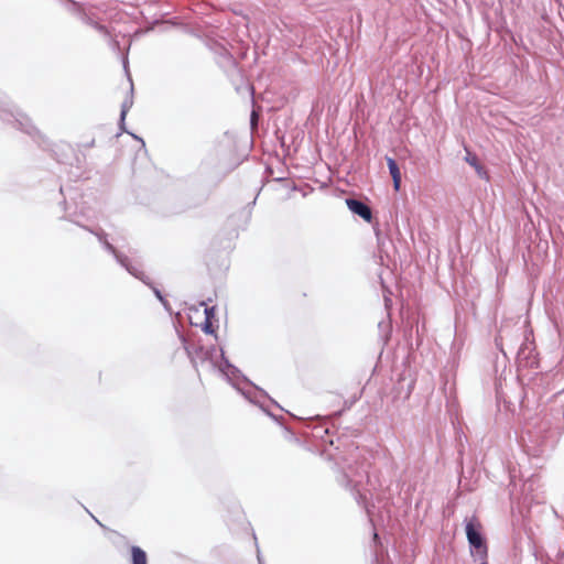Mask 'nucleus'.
Masks as SVG:
<instances>
[{"label":"nucleus","mask_w":564,"mask_h":564,"mask_svg":"<svg viewBox=\"0 0 564 564\" xmlns=\"http://www.w3.org/2000/svg\"><path fill=\"white\" fill-rule=\"evenodd\" d=\"M482 525L477 517H471L466 523V535L476 554L485 560L488 556V546L481 536L480 530Z\"/></svg>","instance_id":"obj_1"},{"label":"nucleus","mask_w":564,"mask_h":564,"mask_svg":"<svg viewBox=\"0 0 564 564\" xmlns=\"http://www.w3.org/2000/svg\"><path fill=\"white\" fill-rule=\"evenodd\" d=\"M347 207L356 215L360 216L364 220L370 223L372 219V213L368 205L365 203L348 198L346 199Z\"/></svg>","instance_id":"obj_2"},{"label":"nucleus","mask_w":564,"mask_h":564,"mask_svg":"<svg viewBox=\"0 0 564 564\" xmlns=\"http://www.w3.org/2000/svg\"><path fill=\"white\" fill-rule=\"evenodd\" d=\"M188 356L192 360V362L196 366L198 362L204 364L205 361L210 359L212 356V349L200 346V345H194L188 350Z\"/></svg>","instance_id":"obj_3"},{"label":"nucleus","mask_w":564,"mask_h":564,"mask_svg":"<svg viewBox=\"0 0 564 564\" xmlns=\"http://www.w3.org/2000/svg\"><path fill=\"white\" fill-rule=\"evenodd\" d=\"M387 164L389 167L390 175L393 181L394 191H400L401 187V173L397 162L392 158H387Z\"/></svg>","instance_id":"obj_4"},{"label":"nucleus","mask_w":564,"mask_h":564,"mask_svg":"<svg viewBox=\"0 0 564 564\" xmlns=\"http://www.w3.org/2000/svg\"><path fill=\"white\" fill-rule=\"evenodd\" d=\"M465 161L470 165L473 166L477 174L480 176V177H485V178H488V174H487V171L485 170V167L479 163V160L478 158L476 156V154L467 151V155L465 158Z\"/></svg>","instance_id":"obj_5"},{"label":"nucleus","mask_w":564,"mask_h":564,"mask_svg":"<svg viewBox=\"0 0 564 564\" xmlns=\"http://www.w3.org/2000/svg\"><path fill=\"white\" fill-rule=\"evenodd\" d=\"M131 564H148L147 553L140 546H131Z\"/></svg>","instance_id":"obj_6"},{"label":"nucleus","mask_w":564,"mask_h":564,"mask_svg":"<svg viewBox=\"0 0 564 564\" xmlns=\"http://www.w3.org/2000/svg\"><path fill=\"white\" fill-rule=\"evenodd\" d=\"M124 116H126V111H124V110H122V112H121V118L123 119V118H124Z\"/></svg>","instance_id":"obj_7"},{"label":"nucleus","mask_w":564,"mask_h":564,"mask_svg":"<svg viewBox=\"0 0 564 564\" xmlns=\"http://www.w3.org/2000/svg\"><path fill=\"white\" fill-rule=\"evenodd\" d=\"M480 564H488L487 558L482 560Z\"/></svg>","instance_id":"obj_8"}]
</instances>
